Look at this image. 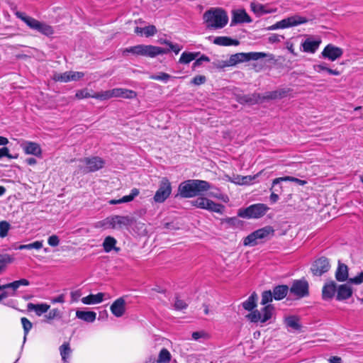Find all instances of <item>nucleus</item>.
<instances>
[{"mask_svg": "<svg viewBox=\"0 0 363 363\" xmlns=\"http://www.w3.org/2000/svg\"><path fill=\"white\" fill-rule=\"evenodd\" d=\"M211 188V184L207 181L189 179L179 185L178 191L182 198H192L202 195Z\"/></svg>", "mask_w": 363, "mask_h": 363, "instance_id": "nucleus-1", "label": "nucleus"}, {"mask_svg": "<svg viewBox=\"0 0 363 363\" xmlns=\"http://www.w3.org/2000/svg\"><path fill=\"white\" fill-rule=\"evenodd\" d=\"M206 27L209 29H221L228 23V16L225 10L221 8H212L203 14Z\"/></svg>", "mask_w": 363, "mask_h": 363, "instance_id": "nucleus-2", "label": "nucleus"}, {"mask_svg": "<svg viewBox=\"0 0 363 363\" xmlns=\"http://www.w3.org/2000/svg\"><path fill=\"white\" fill-rule=\"evenodd\" d=\"M291 91L289 89H281L272 91L267 92L264 96H261L259 94L254 93L247 95H239L237 96V101L240 104H255L259 103L261 99H282L288 96Z\"/></svg>", "mask_w": 363, "mask_h": 363, "instance_id": "nucleus-3", "label": "nucleus"}, {"mask_svg": "<svg viewBox=\"0 0 363 363\" xmlns=\"http://www.w3.org/2000/svg\"><path fill=\"white\" fill-rule=\"evenodd\" d=\"M79 162V164L76 172L83 174L96 172L102 169L105 164V161L97 156L84 157L80 159Z\"/></svg>", "mask_w": 363, "mask_h": 363, "instance_id": "nucleus-4", "label": "nucleus"}, {"mask_svg": "<svg viewBox=\"0 0 363 363\" xmlns=\"http://www.w3.org/2000/svg\"><path fill=\"white\" fill-rule=\"evenodd\" d=\"M16 16L23 21L30 29L37 30L46 36H50L54 33L52 26L26 16L24 13L17 11Z\"/></svg>", "mask_w": 363, "mask_h": 363, "instance_id": "nucleus-5", "label": "nucleus"}, {"mask_svg": "<svg viewBox=\"0 0 363 363\" xmlns=\"http://www.w3.org/2000/svg\"><path fill=\"white\" fill-rule=\"evenodd\" d=\"M168 50L164 48L151 45H138L127 48L123 50V54L131 52L134 55L155 57L159 55L167 54Z\"/></svg>", "mask_w": 363, "mask_h": 363, "instance_id": "nucleus-6", "label": "nucleus"}, {"mask_svg": "<svg viewBox=\"0 0 363 363\" xmlns=\"http://www.w3.org/2000/svg\"><path fill=\"white\" fill-rule=\"evenodd\" d=\"M268 210L269 207L266 204L259 203L245 208H240L238 216L242 218L257 219L264 216Z\"/></svg>", "mask_w": 363, "mask_h": 363, "instance_id": "nucleus-7", "label": "nucleus"}, {"mask_svg": "<svg viewBox=\"0 0 363 363\" xmlns=\"http://www.w3.org/2000/svg\"><path fill=\"white\" fill-rule=\"evenodd\" d=\"M308 21V18L304 16L294 15L277 22L275 24L269 27L268 30H273L277 29L288 28L306 23Z\"/></svg>", "mask_w": 363, "mask_h": 363, "instance_id": "nucleus-8", "label": "nucleus"}, {"mask_svg": "<svg viewBox=\"0 0 363 363\" xmlns=\"http://www.w3.org/2000/svg\"><path fill=\"white\" fill-rule=\"evenodd\" d=\"M172 191V184L167 177H163L160 182L159 187L156 191L153 201L155 203H162L171 195Z\"/></svg>", "mask_w": 363, "mask_h": 363, "instance_id": "nucleus-9", "label": "nucleus"}, {"mask_svg": "<svg viewBox=\"0 0 363 363\" xmlns=\"http://www.w3.org/2000/svg\"><path fill=\"white\" fill-rule=\"evenodd\" d=\"M273 233V229L269 226L258 229L245 238L243 244L246 246H255Z\"/></svg>", "mask_w": 363, "mask_h": 363, "instance_id": "nucleus-10", "label": "nucleus"}, {"mask_svg": "<svg viewBox=\"0 0 363 363\" xmlns=\"http://www.w3.org/2000/svg\"><path fill=\"white\" fill-rule=\"evenodd\" d=\"M192 204L196 208L218 213L219 214H223L225 209L223 205L216 203L206 197H198L196 199L192 201Z\"/></svg>", "mask_w": 363, "mask_h": 363, "instance_id": "nucleus-11", "label": "nucleus"}, {"mask_svg": "<svg viewBox=\"0 0 363 363\" xmlns=\"http://www.w3.org/2000/svg\"><path fill=\"white\" fill-rule=\"evenodd\" d=\"M289 291L291 294L296 296L298 298L308 296L309 294L308 283L304 279H296L292 282Z\"/></svg>", "mask_w": 363, "mask_h": 363, "instance_id": "nucleus-12", "label": "nucleus"}, {"mask_svg": "<svg viewBox=\"0 0 363 363\" xmlns=\"http://www.w3.org/2000/svg\"><path fill=\"white\" fill-rule=\"evenodd\" d=\"M29 284H30V282L28 280H27L26 279H21L20 280L14 281L11 283H9V284L1 286V290L10 289V291H4L0 294V301L9 296H15L16 291L21 286H28Z\"/></svg>", "mask_w": 363, "mask_h": 363, "instance_id": "nucleus-13", "label": "nucleus"}, {"mask_svg": "<svg viewBox=\"0 0 363 363\" xmlns=\"http://www.w3.org/2000/svg\"><path fill=\"white\" fill-rule=\"evenodd\" d=\"M342 55L343 50L333 44L327 45L321 52V55L323 58L328 59L332 62L341 57Z\"/></svg>", "mask_w": 363, "mask_h": 363, "instance_id": "nucleus-14", "label": "nucleus"}, {"mask_svg": "<svg viewBox=\"0 0 363 363\" xmlns=\"http://www.w3.org/2000/svg\"><path fill=\"white\" fill-rule=\"evenodd\" d=\"M252 21L251 17L245 9H239L232 11L230 26L241 23H249Z\"/></svg>", "mask_w": 363, "mask_h": 363, "instance_id": "nucleus-15", "label": "nucleus"}, {"mask_svg": "<svg viewBox=\"0 0 363 363\" xmlns=\"http://www.w3.org/2000/svg\"><path fill=\"white\" fill-rule=\"evenodd\" d=\"M330 268L329 260L324 257H320L316 259L311 267L313 274L315 276H321L323 274L327 272Z\"/></svg>", "mask_w": 363, "mask_h": 363, "instance_id": "nucleus-16", "label": "nucleus"}, {"mask_svg": "<svg viewBox=\"0 0 363 363\" xmlns=\"http://www.w3.org/2000/svg\"><path fill=\"white\" fill-rule=\"evenodd\" d=\"M247 62L245 52H239L232 55L228 61H220L218 62V67L223 68L225 67L235 66L238 63Z\"/></svg>", "mask_w": 363, "mask_h": 363, "instance_id": "nucleus-17", "label": "nucleus"}, {"mask_svg": "<svg viewBox=\"0 0 363 363\" xmlns=\"http://www.w3.org/2000/svg\"><path fill=\"white\" fill-rule=\"evenodd\" d=\"M110 310L115 317H122L126 311V303L124 297H120L115 300L111 305Z\"/></svg>", "mask_w": 363, "mask_h": 363, "instance_id": "nucleus-18", "label": "nucleus"}, {"mask_svg": "<svg viewBox=\"0 0 363 363\" xmlns=\"http://www.w3.org/2000/svg\"><path fill=\"white\" fill-rule=\"evenodd\" d=\"M108 222L111 224V228H121L130 225L133 222V219L128 216H110Z\"/></svg>", "mask_w": 363, "mask_h": 363, "instance_id": "nucleus-19", "label": "nucleus"}, {"mask_svg": "<svg viewBox=\"0 0 363 363\" xmlns=\"http://www.w3.org/2000/svg\"><path fill=\"white\" fill-rule=\"evenodd\" d=\"M21 147L26 155H32L38 157H41L42 156L40 145L35 142L24 141L21 145Z\"/></svg>", "mask_w": 363, "mask_h": 363, "instance_id": "nucleus-20", "label": "nucleus"}, {"mask_svg": "<svg viewBox=\"0 0 363 363\" xmlns=\"http://www.w3.org/2000/svg\"><path fill=\"white\" fill-rule=\"evenodd\" d=\"M337 284L334 281L325 283L322 289V298L324 301H330L336 296Z\"/></svg>", "mask_w": 363, "mask_h": 363, "instance_id": "nucleus-21", "label": "nucleus"}, {"mask_svg": "<svg viewBox=\"0 0 363 363\" xmlns=\"http://www.w3.org/2000/svg\"><path fill=\"white\" fill-rule=\"evenodd\" d=\"M321 40L319 39L313 40L311 38H308L302 42L300 49L304 52L313 54L318 49Z\"/></svg>", "mask_w": 363, "mask_h": 363, "instance_id": "nucleus-22", "label": "nucleus"}, {"mask_svg": "<svg viewBox=\"0 0 363 363\" xmlns=\"http://www.w3.org/2000/svg\"><path fill=\"white\" fill-rule=\"evenodd\" d=\"M353 290L348 284L337 285L336 300L339 301H345L352 296Z\"/></svg>", "mask_w": 363, "mask_h": 363, "instance_id": "nucleus-23", "label": "nucleus"}, {"mask_svg": "<svg viewBox=\"0 0 363 363\" xmlns=\"http://www.w3.org/2000/svg\"><path fill=\"white\" fill-rule=\"evenodd\" d=\"M111 92L112 98L134 99L137 96L135 91L123 88H115L111 89Z\"/></svg>", "mask_w": 363, "mask_h": 363, "instance_id": "nucleus-24", "label": "nucleus"}, {"mask_svg": "<svg viewBox=\"0 0 363 363\" xmlns=\"http://www.w3.org/2000/svg\"><path fill=\"white\" fill-rule=\"evenodd\" d=\"M284 324L288 331L289 332L300 330L301 328V325L300 324V320L298 317L296 315H289L285 317Z\"/></svg>", "mask_w": 363, "mask_h": 363, "instance_id": "nucleus-25", "label": "nucleus"}, {"mask_svg": "<svg viewBox=\"0 0 363 363\" xmlns=\"http://www.w3.org/2000/svg\"><path fill=\"white\" fill-rule=\"evenodd\" d=\"M213 43L220 46H230V45H238L240 44L239 40L232 39L228 36H218L213 39Z\"/></svg>", "mask_w": 363, "mask_h": 363, "instance_id": "nucleus-26", "label": "nucleus"}, {"mask_svg": "<svg viewBox=\"0 0 363 363\" xmlns=\"http://www.w3.org/2000/svg\"><path fill=\"white\" fill-rule=\"evenodd\" d=\"M140 191L138 189L133 188L129 195L124 196L120 199H111L108 201L111 205L120 204L123 203H127L133 201L138 194Z\"/></svg>", "mask_w": 363, "mask_h": 363, "instance_id": "nucleus-27", "label": "nucleus"}, {"mask_svg": "<svg viewBox=\"0 0 363 363\" xmlns=\"http://www.w3.org/2000/svg\"><path fill=\"white\" fill-rule=\"evenodd\" d=\"M105 294L104 293H98L96 294H89L87 296L82 298V302L84 304L92 305L100 303L103 301Z\"/></svg>", "mask_w": 363, "mask_h": 363, "instance_id": "nucleus-28", "label": "nucleus"}, {"mask_svg": "<svg viewBox=\"0 0 363 363\" xmlns=\"http://www.w3.org/2000/svg\"><path fill=\"white\" fill-rule=\"evenodd\" d=\"M116 243L117 241L113 237H106L102 245L104 250L106 252H110L112 250H114L116 252H119L120 248L116 246Z\"/></svg>", "mask_w": 363, "mask_h": 363, "instance_id": "nucleus-29", "label": "nucleus"}, {"mask_svg": "<svg viewBox=\"0 0 363 363\" xmlns=\"http://www.w3.org/2000/svg\"><path fill=\"white\" fill-rule=\"evenodd\" d=\"M50 308V306L47 303H38V304H34L32 303H30L28 304V309L29 311H35V314L38 316L42 315L43 313H45L48 311Z\"/></svg>", "mask_w": 363, "mask_h": 363, "instance_id": "nucleus-30", "label": "nucleus"}, {"mask_svg": "<svg viewBox=\"0 0 363 363\" xmlns=\"http://www.w3.org/2000/svg\"><path fill=\"white\" fill-rule=\"evenodd\" d=\"M76 317L87 323H93L96 318V313L94 311H77Z\"/></svg>", "mask_w": 363, "mask_h": 363, "instance_id": "nucleus-31", "label": "nucleus"}, {"mask_svg": "<svg viewBox=\"0 0 363 363\" xmlns=\"http://www.w3.org/2000/svg\"><path fill=\"white\" fill-rule=\"evenodd\" d=\"M289 287L286 285H279L273 289V296L275 300L283 299L289 292Z\"/></svg>", "mask_w": 363, "mask_h": 363, "instance_id": "nucleus-32", "label": "nucleus"}, {"mask_svg": "<svg viewBox=\"0 0 363 363\" xmlns=\"http://www.w3.org/2000/svg\"><path fill=\"white\" fill-rule=\"evenodd\" d=\"M348 277V268L344 264H339L335 273V278L338 281H345Z\"/></svg>", "mask_w": 363, "mask_h": 363, "instance_id": "nucleus-33", "label": "nucleus"}, {"mask_svg": "<svg viewBox=\"0 0 363 363\" xmlns=\"http://www.w3.org/2000/svg\"><path fill=\"white\" fill-rule=\"evenodd\" d=\"M200 55L199 52H184L179 58V62L181 64H189L191 61L194 60Z\"/></svg>", "mask_w": 363, "mask_h": 363, "instance_id": "nucleus-34", "label": "nucleus"}, {"mask_svg": "<svg viewBox=\"0 0 363 363\" xmlns=\"http://www.w3.org/2000/svg\"><path fill=\"white\" fill-rule=\"evenodd\" d=\"M274 308L272 305H267L263 307L260 312L262 313V323H265L269 319H271L272 314L274 313Z\"/></svg>", "mask_w": 363, "mask_h": 363, "instance_id": "nucleus-35", "label": "nucleus"}, {"mask_svg": "<svg viewBox=\"0 0 363 363\" xmlns=\"http://www.w3.org/2000/svg\"><path fill=\"white\" fill-rule=\"evenodd\" d=\"M257 296L255 293L252 294L250 297L242 303L243 308L247 311H252L256 307Z\"/></svg>", "mask_w": 363, "mask_h": 363, "instance_id": "nucleus-36", "label": "nucleus"}, {"mask_svg": "<svg viewBox=\"0 0 363 363\" xmlns=\"http://www.w3.org/2000/svg\"><path fill=\"white\" fill-rule=\"evenodd\" d=\"M293 179H294V177H290V176H286V177H278V178L274 179L272 181V185L271 187V190L274 189V191L281 194L282 192V186H279L280 190H278L276 188L277 185L279 184L281 182H293Z\"/></svg>", "mask_w": 363, "mask_h": 363, "instance_id": "nucleus-37", "label": "nucleus"}, {"mask_svg": "<svg viewBox=\"0 0 363 363\" xmlns=\"http://www.w3.org/2000/svg\"><path fill=\"white\" fill-rule=\"evenodd\" d=\"M172 78H175V77H172L170 74L165 72H158L157 74H152L149 76V79H150L161 81L164 83H167Z\"/></svg>", "mask_w": 363, "mask_h": 363, "instance_id": "nucleus-38", "label": "nucleus"}, {"mask_svg": "<svg viewBox=\"0 0 363 363\" xmlns=\"http://www.w3.org/2000/svg\"><path fill=\"white\" fill-rule=\"evenodd\" d=\"M13 261V258L10 255H0V274L5 269L6 265Z\"/></svg>", "mask_w": 363, "mask_h": 363, "instance_id": "nucleus-39", "label": "nucleus"}, {"mask_svg": "<svg viewBox=\"0 0 363 363\" xmlns=\"http://www.w3.org/2000/svg\"><path fill=\"white\" fill-rule=\"evenodd\" d=\"M250 7L252 11L257 16H261L269 13V11L265 9L264 6L260 4L252 3L250 4Z\"/></svg>", "mask_w": 363, "mask_h": 363, "instance_id": "nucleus-40", "label": "nucleus"}, {"mask_svg": "<svg viewBox=\"0 0 363 363\" xmlns=\"http://www.w3.org/2000/svg\"><path fill=\"white\" fill-rule=\"evenodd\" d=\"M60 355L62 359L65 362L71 354V349L69 343H64L60 347Z\"/></svg>", "mask_w": 363, "mask_h": 363, "instance_id": "nucleus-41", "label": "nucleus"}, {"mask_svg": "<svg viewBox=\"0 0 363 363\" xmlns=\"http://www.w3.org/2000/svg\"><path fill=\"white\" fill-rule=\"evenodd\" d=\"M52 79L55 82H69V71L64 73L55 72L52 76Z\"/></svg>", "mask_w": 363, "mask_h": 363, "instance_id": "nucleus-42", "label": "nucleus"}, {"mask_svg": "<svg viewBox=\"0 0 363 363\" xmlns=\"http://www.w3.org/2000/svg\"><path fill=\"white\" fill-rule=\"evenodd\" d=\"M43 241H35L33 243L27 244V245H21L16 249L18 250H40L43 247Z\"/></svg>", "mask_w": 363, "mask_h": 363, "instance_id": "nucleus-43", "label": "nucleus"}, {"mask_svg": "<svg viewBox=\"0 0 363 363\" xmlns=\"http://www.w3.org/2000/svg\"><path fill=\"white\" fill-rule=\"evenodd\" d=\"M170 359L171 354L169 352L167 349L163 348L160 352L157 362V363H167L170 360Z\"/></svg>", "mask_w": 363, "mask_h": 363, "instance_id": "nucleus-44", "label": "nucleus"}, {"mask_svg": "<svg viewBox=\"0 0 363 363\" xmlns=\"http://www.w3.org/2000/svg\"><path fill=\"white\" fill-rule=\"evenodd\" d=\"M21 323H22V325L23 328V331H24L23 342H25L26 340V337H27L29 331L31 330L33 325H32L31 322L28 318H26L25 317L21 318Z\"/></svg>", "mask_w": 363, "mask_h": 363, "instance_id": "nucleus-45", "label": "nucleus"}, {"mask_svg": "<svg viewBox=\"0 0 363 363\" xmlns=\"http://www.w3.org/2000/svg\"><path fill=\"white\" fill-rule=\"evenodd\" d=\"M245 54L247 55V62L250 60H257L267 56L266 53L261 52H245Z\"/></svg>", "mask_w": 363, "mask_h": 363, "instance_id": "nucleus-46", "label": "nucleus"}, {"mask_svg": "<svg viewBox=\"0 0 363 363\" xmlns=\"http://www.w3.org/2000/svg\"><path fill=\"white\" fill-rule=\"evenodd\" d=\"M162 43L167 45L169 47V49H165L166 50H168L167 52H169L170 50L173 51L175 54H178L181 50L182 49V47L178 44H174L169 40H164Z\"/></svg>", "mask_w": 363, "mask_h": 363, "instance_id": "nucleus-47", "label": "nucleus"}, {"mask_svg": "<svg viewBox=\"0 0 363 363\" xmlns=\"http://www.w3.org/2000/svg\"><path fill=\"white\" fill-rule=\"evenodd\" d=\"M11 228V225L6 220L0 221V238H4L7 235Z\"/></svg>", "mask_w": 363, "mask_h": 363, "instance_id": "nucleus-48", "label": "nucleus"}, {"mask_svg": "<svg viewBox=\"0 0 363 363\" xmlns=\"http://www.w3.org/2000/svg\"><path fill=\"white\" fill-rule=\"evenodd\" d=\"M94 99H99L101 101L108 100L111 99V90L104 91L101 92L94 93Z\"/></svg>", "mask_w": 363, "mask_h": 363, "instance_id": "nucleus-49", "label": "nucleus"}, {"mask_svg": "<svg viewBox=\"0 0 363 363\" xmlns=\"http://www.w3.org/2000/svg\"><path fill=\"white\" fill-rule=\"evenodd\" d=\"M94 94H91L87 89L78 90L76 92L75 97L78 99L93 98Z\"/></svg>", "mask_w": 363, "mask_h": 363, "instance_id": "nucleus-50", "label": "nucleus"}, {"mask_svg": "<svg viewBox=\"0 0 363 363\" xmlns=\"http://www.w3.org/2000/svg\"><path fill=\"white\" fill-rule=\"evenodd\" d=\"M273 294L271 291H265L262 294V305H266L268 303L271 302L273 299Z\"/></svg>", "mask_w": 363, "mask_h": 363, "instance_id": "nucleus-51", "label": "nucleus"}, {"mask_svg": "<svg viewBox=\"0 0 363 363\" xmlns=\"http://www.w3.org/2000/svg\"><path fill=\"white\" fill-rule=\"evenodd\" d=\"M247 317L253 323H262V313L260 311L255 310L249 314Z\"/></svg>", "mask_w": 363, "mask_h": 363, "instance_id": "nucleus-52", "label": "nucleus"}, {"mask_svg": "<svg viewBox=\"0 0 363 363\" xmlns=\"http://www.w3.org/2000/svg\"><path fill=\"white\" fill-rule=\"evenodd\" d=\"M143 33L146 37L154 35L157 33V29L155 26H148L143 28Z\"/></svg>", "mask_w": 363, "mask_h": 363, "instance_id": "nucleus-53", "label": "nucleus"}, {"mask_svg": "<svg viewBox=\"0 0 363 363\" xmlns=\"http://www.w3.org/2000/svg\"><path fill=\"white\" fill-rule=\"evenodd\" d=\"M84 76V72L69 71V82L77 81Z\"/></svg>", "mask_w": 363, "mask_h": 363, "instance_id": "nucleus-54", "label": "nucleus"}, {"mask_svg": "<svg viewBox=\"0 0 363 363\" xmlns=\"http://www.w3.org/2000/svg\"><path fill=\"white\" fill-rule=\"evenodd\" d=\"M59 315V310L57 308H54L50 310L48 314L45 315V318L47 319V320H51L55 318L56 317H58Z\"/></svg>", "mask_w": 363, "mask_h": 363, "instance_id": "nucleus-55", "label": "nucleus"}, {"mask_svg": "<svg viewBox=\"0 0 363 363\" xmlns=\"http://www.w3.org/2000/svg\"><path fill=\"white\" fill-rule=\"evenodd\" d=\"M110 217L106 218V219L99 221L96 223V228H111V224L108 222Z\"/></svg>", "mask_w": 363, "mask_h": 363, "instance_id": "nucleus-56", "label": "nucleus"}, {"mask_svg": "<svg viewBox=\"0 0 363 363\" xmlns=\"http://www.w3.org/2000/svg\"><path fill=\"white\" fill-rule=\"evenodd\" d=\"M363 282V271L354 278L349 279V283L360 284Z\"/></svg>", "mask_w": 363, "mask_h": 363, "instance_id": "nucleus-57", "label": "nucleus"}, {"mask_svg": "<svg viewBox=\"0 0 363 363\" xmlns=\"http://www.w3.org/2000/svg\"><path fill=\"white\" fill-rule=\"evenodd\" d=\"M206 82L205 76L198 75L194 77L191 80V83L194 85H201Z\"/></svg>", "mask_w": 363, "mask_h": 363, "instance_id": "nucleus-58", "label": "nucleus"}, {"mask_svg": "<svg viewBox=\"0 0 363 363\" xmlns=\"http://www.w3.org/2000/svg\"><path fill=\"white\" fill-rule=\"evenodd\" d=\"M174 308L177 310H182L186 308L187 304L183 300L177 298L174 303Z\"/></svg>", "mask_w": 363, "mask_h": 363, "instance_id": "nucleus-59", "label": "nucleus"}, {"mask_svg": "<svg viewBox=\"0 0 363 363\" xmlns=\"http://www.w3.org/2000/svg\"><path fill=\"white\" fill-rule=\"evenodd\" d=\"M48 242L50 246L56 247L60 243L59 238L57 235H51L48 238Z\"/></svg>", "mask_w": 363, "mask_h": 363, "instance_id": "nucleus-60", "label": "nucleus"}, {"mask_svg": "<svg viewBox=\"0 0 363 363\" xmlns=\"http://www.w3.org/2000/svg\"><path fill=\"white\" fill-rule=\"evenodd\" d=\"M284 37L283 35H280L278 34H272L269 37V42L272 43L280 42L281 39H284Z\"/></svg>", "mask_w": 363, "mask_h": 363, "instance_id": "nucleus-61", "label": "nucleus"}, {"mask_svg": "<svg viewBox=\"0 0 363 363\" xmlns=\"http://www.w3.org/2000/svg\"><path fill=\"white\" fill-rule=\"evenodd\" d=\"M209 196H212V197H214V198H216V199H221V200H223L225 202H227L228 201V196H223L220 193H213V192H211V193H209Z\"/></svg>", "mask_w": 363, "mask_h": 363, "instance_id": "nucleus-62", "label": "nucleus"}, {"mask_svg": "<svg viewBox=\"0 0 363 363\" xmlns=\"http://www.w3.org/2000/svg\"><path fill=\"white\" fill-rule=\"evenodd\" d=\"M4 157L12 158V156L9 154V150L6 147L0 148V159Z\"/></svg>", "mask_w": 363, "mask_h": 363, "instance_id": "nucleus-63", "label": "nucleus"}, {"mask_svg": "<svg viewBox=\"0 0 363 363\" xmlns=\"http://www.w3.org/2000/svg\"><path fill=\"white\" fill-rule=\"evenodd\" d=\"M270 191H272V193H271V195L269 196V199H270L272 203H274L279 199V195H278L279 193L277 191H274V189H273V190L270 189Z\"/></svg>", "mask_w": 363, "mask_h": 363, "instance_id": "nucleus-64", "label": "nucleus"}]
</instances>
